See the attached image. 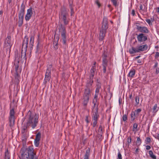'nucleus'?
<instances>
[{
    "label": "nucleus",
    "mask_w": 159,
    "mask_h": 159,
    "mask_svg": "<svg viewBox=\"0 0 159 159\" xmlns=\"http://www.w3.org/2000/svg\"><path fill=\"white\" fill-rule=\"evenodd\" d=\"M68 13L67 11L66 8L64 6L61 7V12L59 14V18L62 19L64 25L61 24L59 26V32L60 33L62 40V43L64 44H66V27L64 25L68 24L69 22L67 17Z\"/></svg>",
    "instance_id": "1"
},
{
    "label": "nucleus",
    "mask_w": 159,
    "mask_h": 159,
    "mask_svg": "<svg viewBox=\"0 0 159 159\" xmlns=\"http://www.w3.org/2000/svg\"><path fill=\"white\" fill-rule=\"evenodd\" d=\"M25 119H27V126L31 125L33 129L37 126L39 116L35 112L29 111L25 116Z\"/></svg>",
    "instance_id": "2"
},
{
    "label": "nucleus",
    "mask_w": 159,
    "mask_h": 159,
    "mask_svg": "<svg viewBox=\"0 0 159 159\" xmlns=\"http://www.w3.org/2000/svg\"><path fill=\"white\" fill-rule=\"evenodd\" d=\"M22 157L27 159H38L36 156V153L34 152L33 148L31 147L28 148H21Z\"/></svg>",
    "instance_id": "3"
},
{
    "label": "nucleus",
    "mask_w": 159,
    "mask_h": 159,
    "mask_svg": "<svg viewBox=\"0 0 159 159\" xmlns=\"http://www.w3.org/2000/svg\"><path fill=\"white\" fill-rule=\"evenodd\" d=\"M28 38L27 36H25L24 38L22 44L21 55V60H22L23 62L25 61L26 62V52L28 48Z\"/></svg>",
    "instance_id": "4"
},
{
    "label": "nucleus",
    "mask_w": 159,
    "mask_h": 159,
    "mask_svg": "<svg viewBox=\"0 0 159 159\" xmlns=\"http://www.w3.org/2000/svg\"><path fill=\"white\" fill-rule=\"evenodd\" d=\"M91 87L86 86L84 89L83 97L82 99L83 106L86 107L89 101V98L91 96Z\"/></svg>",
    "instance_id": "5"
},
{
    "label": "nucleus",
    "mask_w": 159,
    "mask_h": 159,
    "mask_svg": "<svg viewBox=\"0 0 159 159\" xmlns=\"http://www.w3.org/2000/svg\"><path fill=\"white\" fill-rule=\"evenodd\" d=\"M148 48V45L146 44L143 45H138L136 48L132 47L131 49H129V52L130 54H133L146 51Z\"/></svg>",
    "instance_id": "6"
},
{
    "label": "nucleus",
    "mask_w": 159,
    "mask_h": 159,
    "mask_svg": "<svg viewBox=\"0 0 159 159\" xmlns=\"http://www.w3.org/2000/svg\"><path fill=\"white\" fill-rule=\"evenodd\" d=\"M25 8V5L24 4V2H23L21 5L20 10L19 12L18 24V26L19 27L22 26L23 23L24 16Z\"/></svg>",
    "instance_id": "7"
},
{
    "label": "nucleus",
    "mask_w": 159,
    "mask_h": 159,
    "mask_svg": "<svg viewBox=\"0 0 159 159\" xmlns=\"http://www.w3.org/2000/svg\"><path fill=\"white\" fill-rule=\"evenodd\" d=\"M52 66L51 65H49L47 68L45 75V78L43 83L46 84L48 82H49L51 78V70Z\"/></svg>",
    "instance_id": "8"
},
{
    "label": "nucleus",
    "mask_w": 159,
    "mask_h": 159,
    "mask_svg": "<svg viewBox=\"0 0 159 159\" xmlns=\"http://www.w3.org/2000/svg\"><path fill=\"white\" fill-rule=\"evenodd\" d=\"M15 114L14 109V108H12L10 110V116L9 118V126L11 127H12L15 124Z\"/></svg>",
    "instance_id": "9"
},
{
    "label": "nucleus",
    "mask_w": 159,
    "mask_h": 159,
    "mask_svg": "<svg viewBox=\"0 0 159 159\" xmlns=\"http://www.w3.org/2000/svg\"><path fill=\"white\" fill-rule=\"evenodd\" d=\"M137 35V39L138 41L141 43L143 44L145 43V42L148 40V35L143 34L140 33L139 34H136Z\"/></svg>",
    "instance_id": "10"
},
{
    "label": "nucleus",
    "mask_w": 159,
    "mask_h": 159,
    "mask_svg": "<svg viewBox=\"0 0 159 159\" xmlns=\"http://www.w3.org/2000/svg\"><path fill=\"white\" fill-rule=\"evenodd\" d=\"M38 38L37 40V45L36 46V53H39L41 52L42 48L43 43L42 42L41 40L40 39L39 35H38Z\"/></svg>",
    "instance_id": "11"
},
{
    "label": "nucleus",
    "mask_w": 159,
    "mask_h": 159,
    "mask_svg": "<svg viewBox=\"0 0 159 159\" xmlns=\"http://www.w3.org/2000/svg\"><path fill=\"white\" fill-rule=\"evenodd\" d=\"M93 114L92 115V120L93 121V126L94 127L98 123V118L99 117V115L97 111V109L96 111H93Z\"/></svg>",
    "instance_id": "12"
},
{
    "label": "nucleus",
    "mask_w": 159,
    "mask_h": 159,
    "mask_svg": "<svg viewBox=\"0 0 159 159\" xmlns=\"http://www.w3.org/2000/svg\"><path fill=\"white\" fill-rule=\"evenodd\" d=\"M34 11V9L31 7L27 10V13L25 17V20L26 21L29 20L32 16L33 12Z\"/></svg>",
    "instance_id": "13"
},
{
    "label": "nucleus",
    "mask_w": 159,
    "mask_h": 159,
    "mask_svg": "<svg viewBox=\"0 0 159 159\" xmlns=\"http://www.w3.org/2000/svg\"><path fill=\"white\" fill-rule=\"evenodd\" d=\"M108 27V19L106 17H104L103 19L102 25L100 29L107 31Z\"/></svg>",
    "instance_id": "14"
},
{
    "label": "nucleus",
    "mask_w": 159,
    "mask_h": 159,
    "mask_svg": "<svg viewBox=\"0 0 159 159\" xmlns=\"http://www.w3.org/2000/svg\"><path fill=\"white\" fill-rule=\"evenodd\" d=\"M136 29L139 32H141V33L147 34L149 32V30L148 28L145 26L142 27L136 25Z\"/></svg>",
    "instance_id": "15"
},
{
    "label": "nucleus",
    "mask_w": 159,
    "mask_h": 159,
    "mask_svg": "<svg viewBox=\"0 0 159 159\" xmlns=\"http://www.w3.org/2000/svg\"><path fill=\"white\" fill-rule=\"evenodd\" d=\"M95 73L90 72L89 75V82L86 84V86L87 87H91L92 84L93 83V77Z\"/></svg>",
    "instance_id": "16"
},
{
    "label": "nucleus",
    "mask_w": 159,
    "mask_h": 159,
    "mask_svg": "<svg viewBox=\"0 0 159 159\" xmlns=\"http://www.w3.org/2000/svg\"><path fill=\"white\" fill-rule=\"evenodd\" d=\"M41 137V134L39 132L36 135L34 143L35 146L38 147L39 146V141Z\"/></svg>",
    "instance_id": "17"
},
{
    "label": "nucleus",
    "mask_w": 159,
    "mask_h": 159,
    "mask_svg": "<svg viewBox=\"0 0 159 159\" xmlns=\"http://www.w3.org/2000/svg\"><path fill=\"white\" fill-rule=\"evenodd\" d=\"M107 31L102 30L100 29L99 36V40L100 41H102L105 36Z\"/></svg>",
    "instance_id": "18"
},
{
    "label": "nucleus",
    "mask_w": 159,
    "mask_h": 159,
    "mask_svg": "<svg viewBox=\"0 0 159 159\" xmlns=\"http://www.w3.org/2000/svg\"><path fill=\"white\" fill-rule=\"evenodd\" d=\"M73 0H69V7L70 10L71 16H72L73 14L74 13V11L73 7L74 6L73 5Z\"/></svg>",
    "instance_id": "19"
},
{
    "label": "nucleus",
    "mask_w": 159,
    "mask_h": 159,
    "mask_svg": "<svg viewBox=\"0 0 159 159\" xmlns=\"http://www.w3.org/2000/svg\"><path fill=\"white\" fill-rule=\"evenodd\" d=\"M59 39V37L58 36L55 35L54 37V41L53 44L55 45L54 48L57 49L58 48L57 43Z\"/></svg>",
    "instance_id": "20"
},
{
    "label": "nucleus",
    "mask_w": 159,
    "mask_h": 159,
    "mask_svg": "<svg viewBox=\"0 0 159 159\" xmlns=\"http://www.w3.org/2000/svg\"><path fill=\"white\" fill-rule=\"evenodd\" d=\"M90 155V149L88 148L86 151L84 159H89Z\"/></svg>",
    "instance_id": "21"
},
{
    "label": "nucleus",
    "mask_w": 159,
    "mask_h": 159,
    "mask_svg": "<svg viewBox=\"0 0 159 159\" xmlns=\"http://www.w3.org/2000/svg\"><path fill=\"white\" fill-rule=\"evenodd\" d=\"M15 84L18 85L20 82L19 79L20 78V76L19 75L18 72H16L15 76Z\"/></svg>",
    "instance_id": "22"
},
{
    "label": "nucleus",
    "mask_w": 159,
    "mask_h": 159,
    "mask_svg": "<svg viewBox=\"0 0 159 159\" xmlns=\"http://www.w3.org/2000/svg\"><path fill=\"white\" fill-rule=\"evenodd\" d=\"M11 43H4V48H6L7 50V52H8L10 53L11 51Z\"/></svg>",
    "instance_id": "23"
},
{
    "label": "nucleus",
    "mask_w": 159,
    "mask_h": 159,
    "mask_svg": "<svg viewBox=\"0 0 159 159\" xmlns=\"http://www.w3.org/2000/svg\"><path fill=\"white\" fill-rule=\"evenodd\" d=\"M4 159H10V155L8 149H7L4 153Z\"/></svg>",
    "instance_id": "24"
},
{
    "label": "nucleus",
    "mask_w": 159,
    "mask_h": 159,
    "mask_svg": "<svg viewBox=\"0 0 159 159\" xmlns=\"http://www.w3.org/2000/svg\"><path fill=\"white\" fill-rule=\"evenodd\" d=\"M135 74V70L134 69H132L130 71L128 76L133 78Z\"/></svg>",
    "instance_id": "25"
},
{
    "label": "nucleus",
    "mask_w": 159,
    "mask_h": 159,
    "mask_svg": "<svg viewBox=\"0 0 159 159\" xmlns=\"http://www.w3.org/2000/svg\"><path fill=\"white\" fill-rule=\"evenodd\" d=\"M19 62L20 61H15L14 64L15 67L16 72H18Z\"/></svg>",
    "instance_id": "26"
},
{
    "label": "nucleus",
    "mask_w": 159,
    "mask_h": 159,
    "mask_svg": "<svg viewBox=\"0 0 159 159\" xmlns=\"http://www.w3.org/2000/svg\"><path fill=\"white\" fill-rule=\"evenodd\" d=\"M131 122H133L134 120L135 119V116H136V114H135V112L134 111H132L131 112Z\"/></svg>",
    "instance_id": "27"
},
{
    "label": "nucleus",
    "mask_w": 159,
    "mask_h": 159,
    "mask_svg": "<svg viewBox=\"0 0 159 159\" xmlns=\"http://www.w3.org/2000/svg\"><path fill=\"white\" fill-rule=\"evenodd\" d=\"M101 87L100 86H99V85H97V87L96 88V90H95V98H96V97H98V94L99 92V89H100Z\"/></svg>",
    "instance_id": "28"
},
{
    "label": "nucleus",
    "mask_w": 159,
    "mask_h": 159,
    "mask_svg": "<svg viewBox=\"0 0 159 159\" xmlns=\"http://www.w3.org/2000/svg\"><path fill=\"white\" fill-rule=\"evenodd\" d=\"M149 155L150 157L152 159H157L156 156L155 155L153 154V152L152 151L150 150L149 151Z\"/></svg>",
    "instance_id": "29"
},
{
    "label": "nucleus",
    "mask_w": 159,
    "mask_h": 159,
    "mask_svg": "<svg viewBox=\"0 0 159 159\" xmlns=\"http://www.w3.org/2000/svg\"><path fill=\"white\" fill-rule=\"evenodd\" d=\"M108 64V61L106 58H104L102 61V66H107Z\"/></svg>",
    "instance_id": "30"
},
{
    "label": "nucleus",
    "mask_w": 159,
    "mask_h": 159,
    "mask_svg": "<svg viewBox=\"0 0 159 159\" xmlns=\"http://www.w3.org/2000/svg\"><path fill=\"white\" fill-rule=\"evenodd\" d=\"M27 126V123H26V125H25L24 126H22V133L24 134L26 132V130L28 127L29 126Z\"/></svg>",
    "instance_id": "31"
},
{
    "label": "nucleus",
    "mask_w": 159,
    "mask_h": 159,
    "mask_svg": "<svg viewBox=\"0 0 159 159\" xmlns=\"http://www.w3.org/2000/svg\"><path fill=\"white\" fill-rule=\"evenodd\" d=\"M15 61H20L19 57L17 52H15Z\"/></svg>",
    "instance_id": "32"
},
{
    "label": "nucleus",
    "mask_w": 159,
    "mask_h": 159,
    "mask_svg": "<svg viewBox=\"0 0 159 159\" xmlns=\"http://www.w3.org/2000/svg\"><path fill=\"white\" fill-rule=\"evenodd\" d=\"M11 36H8L6 39V40L4 43H11Z\"/></svg>",
    "instance_id": "33"
},
{
    "label": "nucleus",
    "mask_w": 159,
    "mask_h": 159,
    "mask_svg": "<svg viewBox=\"0 0 159 159\" xmlns=\"http://www.w3.org/2000/svg\"><path fill=\"white\" fill-rule=\"evenodd\" d=\"M141 140L139 137H137L136 142V144L138 146L141 143Z\"/></svg>",
    "instance_id": "34"
},
{
    "label": "nucleus",
    "mask_w": 159,
    "mask_h": 159,
    "mask_svg": "<svg viewBox=\"0 0 159 159\" xmlns=\"http://www.w3.org/2000/svg\"><path fill=\"white\" fill-rule=\"evenodd\" d=\"M138 124L137 123H135L134 124L133 126V131H137V127H138Z\"/></svg>",
    "instance_id": "35"
},
{
    "label": "nucleus",
    "mask_w": 159,
    "mask_h": 159,
    "mask_svg": "<svg viewBox=\"0 0 159 159\" xmlns=\"http://www.w3.org/2000/svg\"><path fill=\"white\" fill-rule=\"evenodd\" d=\"M111 1L115 7H116L117 6H118V4L117 3V0H111Z\"/></svg>",
    "instance_id": "36"
},
{
    "label": "nucleus",
    "mask_w": 159,
    "mask_h": 159,
    "mask_svg": "<svg viewBox=\"0 0 159 159\" xmlns=\"http://www.w3.org/2000/svg\"><path fill=\"white\" fill-rule=\"evenodd\" d=\"M98 103L97 104H93V109H94V111L93 110V111H96L97 110V111H98Z\"/></svg>",
    "instance_id": "37"
},
{
    "label": "nucleus",
    "mask_w": 159,
    "mask_h": 159,
    "mask_svg": "<svg viewBox=\"0 0 159 159\" xmlns=\"http://www.w3.org/2000/svg\"><path fill=\"white\" fill-rule=\"evenodd\" d=\"M102 125H100L98 129V134H102Z\"/></svg>",
    "instance_id": "38"
},
{
    "label": "nucleus",
    "mask_w": 159,
    "mask_h": 159,
    "mask_svg": "<svg viewBox=\"0 0 159 159\" xmlns=\"http://www.w3.org/2000/svg\"><path fill=\"white\" fill-rule=\"evenodd\" d=\"M34 37L33 36H31L30 38V44H34Z\"/></svg>",
    "instance_id": "39"
},
{
    "label": "nucleus",
    "mask_w": 159,
    "mask_h": 159,
    "mask_svg": "<svg viewBox=\"0 0 159 159\" xmlns=\"http://www.w3.org/2000/svg\"><path fill=\"white\" fill-rule=\"evenodd\" d=\"M153 112H156L158 111L157 108V104H155L153 108Z\"/></svg>",
    "instance_id": "40"
},
{
    "label": "nucleus",
    "mask_w": 159,
    "mask_h": 159,
    "mask_svg": "<svg viewBox=\"0 0 159 159\" xmlns=\"http://www.w3.org/2000/svg\"><path fill=\"white\" fill-rule=\"evenodd\" d=\"M139 97L138 96H136L135 97V102L136 105H138L139 103Z\"/></svg>",
    "instance_id": "41"
},
{
    "label": "nucleus",
    "mask_w": 159,
    "mask_h": 159,
    "mask_svg": "<svg viewBox=\"0 0 159 159\" xmlns=\"http://www.w3.org/2000/svg\"><path fill=\"white\" fill-rule=\"evenodd\" d=\"M142 110L140 109H138L136 110H135L134 112H135V114H136V115L138 116L139 114L141 112Z\"/></svg>",
    "instance_id": "42"
},
{
    "label": "nucleus",
    "mask_w": 159,
    "mask_h": 159,
    "mask_svg": "<svg viewBox=\"0 0 159 159\" xmlns=\"http://www.w3.org/2000/svg\"><path fill=\"white\" fill-rule=\"evenodd\" d=\"M151 141V139L149 137H147L145 140V142L146 144L150 143Z\"/></svg>",
    "instance_id": "43"
},
{
    "label": "nucleus",
    "mask_w": 159,
    "mask_h": 159,
    "mask_svg": "<svg viewBox=\"0 0 159 159\" xmlns=\"http://www.w3.org/2000/svg\"><path fill=\"white\" fill-rule=\"evenodd\" d=\"M96 70V67L94 66H92V68L90 70V72L95 73Z\"/></svg>",
    "instance_id": "44"
},
{
    "label": "nucleus",
    "mask_w": 159,
    "mask_h": 159,
    "mask_svg": "<svg viewBox=\"0 0 159 159\" xmlns=\"http://www.w3.org/2000/svg\"><path fill=\"white\" fill-rule=\"evenodd\" d=\"M122 119L124 121H125L127 119V115L126 114L123 115L122 116Z\"/></svg>",
    "instance_id": "45"
},
{
    "label": "nucleus",
    "mask_w": 159,
    "mask_h": 159,
    "mask_svg": "<svg viewBox=\"0 0 159 159\" xmlns=\"http://www.w3.org/2000/svg\"><path fill=\"white\" fill-rule=\"evenodd\" d=\"M95 3L98 6V8L100 7L101 6V4L98 0H96L95 2Z\"/></svg>",
    "instance_id": "46"
},
{
    "label": "nucleus",
    "mask_w": 159,
    "mask_h": 159,
    "mask_svg": "<svg viewBox=\"0 0 159 159\" xmlns=\"http://www.w3.org/2000/svg\"><path fill=\"white\" fill-rule=\"evenodd\" d=\"M98 98V97H96V98H95V96H94V99H93V104H97V103H97V99Z\"/></svg>",
    "instance_id": "47"
},
{
    "label": "nucleus",
    "mask_w": 159,
    "mask_h": 159,
    "mask_svg": "<svg viewBox=\"0 0 159 159\" xmlns=\"http://www.w3.org/2000/svg\"><path fill=\"white\" fill-rule=\"evenodd\" d=\"M127 142L129 144L131 142V138L130 136H129L127 138Z\"/></svg>",
    "instance_id": "48"
},
{
    "label": "nucleus",
    "mask_w": 159,
    "mask_h": 159,
    "mask_svg": "<svg viewBox=\"0 0 159 159\" xmlns=\"http://www.w3.org/2000/svg\"><path fill=\"white\" fill-rule=\"evenodd\" d=\"M117 159H122V155L120 152L118 153Z\"/></svg>",
    "instance_id": "49"
},
{
    "label": "nucleus",
    "mask_w": 159,
    "mask_h": 159,
    "mask_svg": "<svg viewBox=\"0 0 159 159\" xmlns=\"http://www.w3.org/2000/svg\"><path fill=\"white\" fill-rule=\"evenodd\" d=\"M85 120L87 124V126L88 125V124L89 122V121L88 120V116H86L85 117Z\"/></svg>",
    "instance_id": "50"
},
{
    "label": "nucleus",
    "mask_w": 159,
    "mask_h": 159,
    "mask_svg": "<svg viewBox=\"0 0 159 159\" xmlns=\"http://www.w3.org/2000/svg\"><path fill=\"white\" fill-rule=\"evenodd\" d=\"M146 21L148 23L149 25H152L151 20L149 19H146Z\"/></svg>",
    "instance_id": "51"
},
{
    "label": "nucleus",
    "mask_w": 159,
    "mask_h": 159,
    "mask_svg": "<svg viewBox=\"0 0 159 159\" xmlns=\"http://www.w3.org/2000/svg\"><path fill=\"white\" fill-rule=\"evenodd\" d=\"M159 57V52H157L156 53V54L155 55V58L156 59H157Z\"/></svg>",
    "instance_id": "52"
},
{
    "label": "nucleus",
    "mask_w": 159,
    "mask_h": 159,
    "mask_svg": "<svg viewBox=\"0 0 159 159\" xmlns=\"http://www.w3.org/2000/svg\"><path fill=\"white\" fill-rule=\"evenodd\" d=\"M107 66H103V73H105L106 72V67Z\"/></svg>",
    "instance_id": "53"
},
{
    "label": "nucleus",
    "mask_w": 159,
    "mask_h": 159,
    "mask_svg": "<svg viewBox=\"0 0 159 159\" xmlns=\"http://www.w3.org/2000/svg\"><path fill=\"white\" fill-rule=\"evenodd\" d=\"M146 148L147 150H149L151 148V147L149 145H147L146 146Z\"/></svg>",
    "instance_id": "54"
},
{
    "label": "nucleus",
    "mask_w": 159,
    "mask_h": 159,
    "mask_svg": "<svg viewBox=\"0 0 159 159\" xmlns=\"http://www.w3.org/2000/svg\"><path fill=\"white\" fill-rule=\"evenodd\" d=\"M158 66V63L157 62H156L155 63V64L154 66H153V68H156L157 67V66Z\"/></svg>",
    "instance_id": "55"
},
{
    "label": "nucleus",
    "mask_w": 159,
    "mask_h": 159,
    "mask_svg": "<svg viewBox=\"0 0 159 159\" xmlns=\"http://www.w3.org/2000/svg\"><path fill=\"white\" fill-rule=\"evenodd\" d=\"M131 14L133 16H134L135 15V11L134 9L132 10Z\"/></svg>",
    "instance_id": "56"
},
{
    "label": "nucleus",
    "mask_w": 159,
    "mask_h": 159,
    "mask_svg": "<svg viewBox=\"0 0 159 159\" xmlns=\"http://www.w3.org/2000/svg\"><path fill=\"white\" fill-rule=\"evenodd\" d=\"M155 138L158 139H159V134L156 135L155 136Z\"/></svg>",
    "instance_id": "57"
},
{
    "label": "nucleus",
    "mask_w": 159,
    "mask_h": 159,
    "mask_svg": "<svg viewBox=\"0 0 159 159\" xmlns=\"http://www.w3.org/2000/svg\"><path fill=\"white\" fill-rule=\"evenodd\" d=\"M34 46V44H30L29 46V48H30V50H31L33 48V47Z\"/></svg>",
    "instance_id": "58"
},
{
    "label": "nucleus",
    "mask_w": 159,
    "mask_h": 159,
    "mask_svg": "<svg viewBox=\"0 0 159 159\" xmlns=\"http://www.w3.org/2000/svg\"><path fill=\"white\" fill-rule=\"evenodd\" d=\"M156 74H158L159 73V68H157L156 69Z\"/></svg>",
    "instance_id": "59"
},
{
    "label": "nucleus",
    "mask_w": 159,
    "mask_h": 159,
    "mask_svg": "<svg viewBox=\"0 0 159 159\" xmlns=\"http://www.w3.org/2000/svg\"><path fill=\"white\" fill-rule=\"evenodd\" d=\"M140 9L141 10H142L143 9V6L142 4H140L139 7Z\"/></svg>",
    "instance_id": "60"
},
{
    "label": "nucleus",
    "mask_w": 159,
    "mask_h": 159,
    "mask_svg": "<svg viewBox=\"0 0 159 159\" xmlns=\"http://www.w3.org/2000/svg\"><path fill=\"white\" fill-rule=\"evenodd\" d=\"M99 136H98V138H99V139H101L102 137V134H98Z\"/></svg>",
    "instance_id": "61"
},
{
    "label": "nucleus",
    "mask_w": 159,
    "mask_h": 159,
    "mask_svg": "<svg viewBox=\"0 0 159 159\" xmlns=\"http://www.w3.org/2000/svg\"><path fill=\"white\" fill-rule=\"evenodd\" d=\"M139 148H136L135 150V152L136 153H138L139 152Z\"/></svg>",
    "instance_id": "62"
},
{
    "label": "nucleus",
    "mask_w": 159,
    "mask_h": 159,
    "mask_svg": "<svg viewBox=\"0 0 159 159\" xmlns=\"http://www.w3.org/2000/svg\"><path fill=\"white\" fill-rule=\"evenodd\" d=\"M140 57V56H138L135 57V59H138V58H139Z\"/></svg>",
    "instance_id": "63"
},
{
    "label": "nucleus",
    "mask_w": 159,
    "mask_h": 159,
    "mask_svg": "<svg viewBox=\"0 0 159 159\" xmlns=\"http://www.w3.org/2000/svg\"><path fill=\"white\" fill-rule=\"evenodd\" d=\"M137 62H138V63H141V61L140 60H139V59L138 60Z\"/></svg>",
    "instance_id": "64"
}]
</instances>
